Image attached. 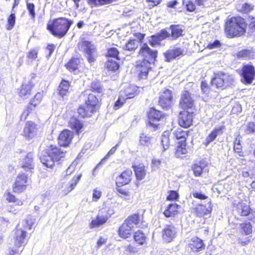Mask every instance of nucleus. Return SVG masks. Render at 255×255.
<instances>
[{
    "label": "nucleus",
    "mask_w": 255,
    "mask_h": 255,
    "mask_svg": "<svg viewBox=\"0 0 255 255\" xmlns=\"http://www.w3.org/2000/svg\"><path fill=\"white\" fill-rule=\"evenodd\" d=\"M247 28L252 31L255 29L254 16H249L248 21L239 15L228 17L225 20L224 31L228 38H239L244 36L247 33Z\"/></svg>",
    "instance_id": "f257e3e1"
},
{
    "label": "nucleus",
    "mask_w": 255,
    "mask_h": 255,
    "mask_svg": "<svg viewBox=\"0 0 255 255\" xmlns=\"http://www.w3.org/2000/svg\"><path fill=\"white\" fill-rule=\"evenodd\" d=\"M73 23L72 19L58 17L48 22L46 29L54 37L62 38L67 34Z\"/></svg>",
    "instance_id": "f03ea898"
},
{
    "label": "nucleus",
    "mask_w": 255,
    "mask_h": 255,
    "mask_svg": "<svg viewBox=\"0 0 255 255\" xmlns=\"http://www.w3.org/2000/svg\"><path fill=\"white\" fill-rule=\"evenodd\" d=\"M45 153L40 157V161L45 167L52 168L55 163H60L65 160L67 151L56 145L50 144L45 149Z\"/></svg>",
    "instance_id": "7ed1b4c3"
},
{
    "label": "nucleus",
    "mask_w": 255,
    "mask_h": 255,
    "mask_svg": "<svg viewBox=\"0 0 255 255\" xmlns=\"http://www.w3.org/2000/svg\"><path fill=\"white\" fill-rule=\"evenodd\" d=\"M133 178V173L131 169H126L117 175L115 179L117 192L126 199H129L134 190L130 186L125 187L129 184Z\"/></svg>",
    "instance_id": "20e7f679"
},
{
    "label": "nucleus",
    "mask_w": 255,
    "mask_h": 255,
    "mask_svg": "<svg viewBox=\"0 0 255 255\" xmlns=\"http://www.w3.org/2000/svg\"><path fill=\"white\" fill-rule=\"evenodd\" d=\"M173 138L176 141L174 153L177 158H182L188 153L187 140L190 135L189 130L178 128L172 132Z\"/></svg>",
    "instance_id": "39448f33"
},
{
    "label": "nucleus",
    "mask_w": 255,
    "mask_h": 255,
    "mask_svg": "<svg viewBox=\"0 0 255 255\" xmlns=\"http://www.w3.org/2000/svg\"><path fill=\"white\" fill-rule=\"evenodd\" d=\"M234 82L233 76L224 71H217L213 73L211 84L216 89L224 90L230 87Z\"/></svg>",
    "instance_id": "423d86ee"
},
{
    "label": "nucleus",
    "mask_w": 255,
    "mask_h": 255,
    "mask_svg": "<svg viewBox=\"0 0 255 255\" xmlns=\"http://www.w3.org/2000/svg\"><path fill=\"white\" fill-rule=\"evenodd\" d=\"M132 237L136 246L129 244L125 248V251L129 254H134L137 253L138 252L137 246H146L148 241L147 235L141 230L135 231Z\"/></svg>",
    "instance_id": "0eeeda50"
},
{
    "label": "nucleus",
    "mask_w": 255,
    "mask_h": 255,
    "mask_svg": "<svg viewBox=\"0 0 255 255\" xmlns=\"http://www.w3.org/2000/svg\"><path fill=\"white\" fill-rule=\"evenodd\" d=\"M137 55L141 59L140 61L154 64L157 58L158 51L151 49L146 43H144L140 47Z\"/></svg>",
    "instance_id": "6e6552de"
},
{
    "label": "nucleus",
    "mask_w": 255,
    "mask_h": 255,
    "mask_svg": "<svg viewBox=\"0 0 255 255\" xmlns=\"http://www.w3.org/2000/svg\"><path fill=\"white\" fill-rule=\"evenodd\" d=\"M29 180L26 173L21 172L18 174L12 184L13 192L18 194L24 192L29 184Z\"/></svg>",
    "instance_id": "1a4fd4ad"
},
{
    "label": "nucleus",
    "mask_w": 255,
    "mask_h": 255,
    "mask_svg": "<svg viewBox=\"0 0 255 255\" xmlns=\"http://www.w3.org/2000/svg\"><path fill=\"white\" fill-rule=\"evenodd\" d=\"M178 106L182 111L196 110L195 100L191 93L188 90H184L181 94Z\"/></svg>",
    "instance_id": "9d476101"
},
{
    "label": "nucleus",
    "mask_w": 255,
    "mask_h": 255,
    "mask_svg": "<svg viewBox=\"0 0 255 255\" xmlns=\"http://www.w3.org/2000/svg\"><path fill=\"white\" fill-rule=\"evenodd\" d=\"M112 214L109 208L105 207L101 209L95 219L89 223L90 228H96L103 225L107 223Z\"/></svg>",
    "instance_id": "9b49d317"
},
{
    "label": "nucleus",
    "mask_w": 255,
    "mask_h": 255,
    "mask_svg": "<svg viewBox=\"0 0 255 255\" xmlns=\"http://www.w3.org/2000/svg\"><path fill=\"white\" fill-rule=\"evenodd\" d=\"M239 73L241 82L245 85H250L255 79V67L253 64H244Z\"/></svg>",
    "instance_id": "f8f14e48"
},
{
    "label": "nucleus",
    "mask_w": 255,
    "mask_h": 255,
    "mask_svg": "<svg viewBox=\"0 0 255 255\" xmlns=\"http://www.w3.org/2000/svg\"><path fill=\"white\" fill-rule=\"evenodd\" d=\"M151 64L144 61H136L133 70L139 80L147 79L149 72L152 71Z\"/></svg>",
    "instance_id": "ddd939ff"
},
{
    "label": "nucleus",
    "mask_w": 255,
    "mask_h": 255,
    "mask_svg": "<svg viewBox=\"0 0 255 255\" xmlns=\"http://www.w3.org/2000/svg\"><path fill=\"white\" fill-rule=\"evenodd\" d=\"M84 66V60L81 56H72L64 64L65 68L74 74L81 73Z\"/></svg>",
    "instance_id": "4468645a"
},
{
    "label": "nucleus",
    "mask_w": 255,
    "mask_h": 255,
    "mask_svg": "<svg viewBox=\"0 0 255 255\" xmlns=\"http://www.w3.org/2000/svg\"><path fill=\"white\" fill-rule=\"evenodd\" d=\"M195 115V111L181 110L178 114V124L182 128H189L193 125Z\"/></svg>",
    "instance_id": "2eb2a0df"
},
{
    "label": "nucleus",
    "mask_w": 255,
    "mask_h": 255,
    "mask_svg": "<svg viewBox=\"0 0 255 255\" xmlns=\"http://www.w3.org/2000/svg\"><path fill=\"white\" fill-rule=\"evenodd\" d=\"M4 196L7 202L14 203V204L8 205L7 206V212L14 215L17 214L20 210L17 207L23 205L24 200L17 198L15 195L13 194L9 191H6Z\"/></svg>",
    "instance_id": "dca6fc26"
},
{
    "label": "nucleus",
    "mask_w": 255,
    "mask_h": 255,
    "mask_svg": "<svg viewBox=\"0 0 255 255\" xmlns=\"http://www.w3.org/2000/svg\"><path fill=\"white\" fill-rule=\"evenodd\" d=\"M206 245L204 241L197 236L191 238L186 245V251L190 254L195 255L204 251Z\"/></svg>",
    "instance_id": "f3484780"
},
{
    "label": "nucleus",
    "mask_w": 255,
    "mask_h": 255,
    "mask_svg": "<svg viewBox=\"0 0 255 255\" xmlns=\"http://www.w3.org/2000/svg\"><path fill=\"white\" fill-rule=\"evenodd\" d=\"M173 98L172 91L165 88L159 92L158 105L163 110H168L172 106Z\"/></svg>",
    "instance_id": "a211bd4d"
},
{
    "label": "nucleus",
    "mask_w": 255,
    "mask_h": 255,
    "mask_svg": "<svg viewBox=\"0 0 255 255\" xmlns=\"http://www.w3.org/2000/svg\"><path fill=\"white\" fill-rule=\"evenodd\" d=\"M148 119V126L156 130L159 127V124H154L155 122H159L165 118V115L160 110L156 109L154 107L150 108L147 112Z\"/></svg>",
    "instance_id": "6ab92c4d"
},
{
    "label": "nucleus",
    "mask_w": 255,
    "mask_h": 255,
    "mask_svg": "<svg viewBox=\"0 0 255 255\" xmlns=\"http://www.w3.org/2000/svg\"><path fill=\"white\" fill-rule=\"evenodd\" d=\"M42 95L38 92L30 100L21 115L20 119L25 120L34 109L38 107L42 101Z\"/></svg>",
    "instance_id": "aec40b11"
},
{
    "label": "nucleus",
    "mask_w": 255,
    "mask_h": 255,
    "mask_svg": "<svg viewBox=\"0 0 255 255\" xmlns=\"http://www.w3.org/2000/svg\"><path fill=\"white\" fill-rule=\"evenodd\" d=\"M79 46L83 49L84 52L87 55L86 57L89 63L94 62L96 60V57L94 53L96 51V47L91 43V41L82 40L79 44Z\"/></svg>",
    "instance_id": "412c9836"
},
{
    "label": "nucleus",
    "mask_w": 255,
    "mask_h": 255,
    "mask_svg": "<svg viewBox=\"0 0 255 255\" xmlns=\"http://www.w3.org/2000/svg\"><path fill=\"white\" fill-rule=\"evenodd\" d=\"M128 225L135 226L136 227H141L144 226L145 221L143 214L136 212L128 216L124 221Z\"/></svg>",
    "instance_id": "4be33fe9"
},
{
    "label": "nucleus",
    "mask_w": 255,
    "mask_h": 255,
    "mask_svg": "<svg viewBox=\"0 0 255 255\" xmlns=\"http://www.w3.org/2000/svg\"><path fill=\"white\" fill-rule=\"evenodd\" d=\"M34 86V83L31 81L23 82L18 89V96L23 99H28L32 95Z\"/></svg>",
    "instance_id": "5701e85b"
},
{
    "label": "nucleus",
    "mask_w": 255,
    "mask_h": 255,
    "mask_svg": "<svg viewBox=\"0 0 255 255\" xmlns=\"http://www.w3.org/2000/svg\"><path fill=\"white\" fill-rule=\"evenodd\" d=\"M15 237L14 243L16 247L19 248L24 246L27 242V233L22 228L17 227L15 229Z\"/></svg>",
    "instance_id": "b1692460"
},
{
    "label": "nucleus",
    "mask_w": 255,
    "mask_h": 255,
    "mask_svg": "<svg viewBox=\"0 0 255 255\" xmlns=\"http://www.w3.org/2000/svg\"><path fill=\"white\" fill-rule=\"evenodd\" d=\"M81 95L83 97H87L85 100V105L88 106L97 112L100 109L101 103L96 95L93 94H87L86 91L82 93Z\"/></svg>",
    "instance_id": "393cba45"
},
{
    "label": "nucleus",
    "mask_w": 255,
    "mask_h": 255,
    "mask_svg": "<svg viewBox=\"0 0 255 255\" xmlns=\"http://www.w3.org/2000/svg\"><path fill=\"white\" fill-rule=\"evenodd\" d=\"M73 138V132L68 129H64L59 134L58 143L59 146L67 147L71 144Z\"/></svg>",
    "instance_id": "a878e982"
},
{
    "label": "nucleus",
    "mask_w": 255,
    "mask_h": 255,
    "mask_svg": "<svg viewBox=\"0 0 255 255\" xmlns=\"http://www.w3.org/2000/svg\"><path fill=\"white\" fill-rule=\"evenodd\" d=\"M134 227L128 225L123 222L118 228L117 233L120 238L127 240L130 238L133 234Z\"/></svg>",
    "instance_id": "bb28decb"
},
{
    "label": "nucleus",
    "mask_w": 255,
    "mask_h": 255,
    "mask_svg": "<svg viewBox=\"0 0 255 255\" xmlns=\"http://www.w3.org/2000/svg\"><path fill=\"white\" fill-rule=\"evenodd\" d=\"M163 240L166 243H170L175 238L176 231L172 225H166L161 232Z\"/></svg>",
    "instance_id": "cd10ccee"
},
{
    "label": "nucleus",
    "mask_w": 255,
    "mask_h": 255,
    "mask_svg": "<svg viewBox=\"0 0 255 255\" xmlns=\"http://www.w3.org/2000/svg\"><path fill=\"white\" fill-rule=\"evenodd\" d=\"M212 210V207L210 204L206 205L198 204L194 208V213L196 217L204 218L205 216L210 215Z\"/></svg>",
    "instance_id": "c85d7f7f"
},
{
    "label": "nucleus",
    "mask_w": 255,
    "mask_h": 255,
    "mask_svg": "<svg viewBox=\"0 0 255 255\" xmlns=\"http://www.w3.org/2000/svg\"><path fill=\"white\" fill-rule=\"evenodd\" d=\"M139 92V87L133 85H129L120 92L127 100L134 98Z\"/></svg>",
    "instance_id": "c756f323"
},
{
    "label": "nucleus",
    "mask_w": 255,
    "mask_h": 255,
    "mask_svg": "<svg viewBox=\"0 0 255 255\" xmlns=\"http://www.w3.org/2000/svg\"><path fill=\"white\" fill-rule=\"evenodd\" d=\"M37 130V125L31 121L26 122L23 130V135L27 139L32 138Z\"/></svg>",
    "instance_id": "7c9ffc66"
},
{
    "label": "nucleus",
    "mask_w": 255,
    "mask_h": 255,
    "mask_svg": "<svg viewBox=\"0 0 255 255\" xmlns=\"http://www.w3.org/2000/svg\"><path fill=\"white\" fill-rule=\"evenodd\" d=\"M21 167L25 171H31L34 168V155L31 152H28L21 160Z\"/></svg>",
    "instance_id": "2f4dec72"
},
{
    "label": "nucleus",
    "mask_w": 255,
    "mask_h": 255,
    "mask_svg": "<svg viewBox=\"0 0 255 255\" xmlns=\"http://www.w3.org/2000/svg\"><path fill=\"white\" fill-rule=\"evenodd\" d=\"M184 50L181 47L168 49L164 53L165 61L167 62H170L176 58L184 55Z\"/></svg>",
    "instance_id": "473e14b6"
},
{
    "label": "nucleus",
    "mask_w": 255,
    "mask_h": 255,
    "mask_svg": "<svg viewBox=\"0 0 255 255\" xmlns=\"http://www.w3.org/2000/svg\"><path fill=\"white\" fill-rule=\"evenodd\" d=\"M235 208L237 212L241 217L249 216L254 212L250 205L243 201L239 202Z\"/></svg>",
    "instance_id": "72a5a7b5"
},
{
    "label": "nucleus",
    "mask_w": 255,
    "mask_h": 255,
    "mask_svg": "<svg viewBox=\"0 0 255 255\" xmlns=\"http://www.w3.org/2000/svg\"><path fill=\"white\" fill-rule=\"evenodd\" d=\"M224 129V126L214 128L206 137L205 141L203 142V145L207 146L210 143L214 141L219 135L223 133Z\"/></svg>",
    "instance_id": "f704fd0d"
},
{
    "label": "nucleus",
    "mask_w": 255,
    "mask_h": 255,
    "mask_svg": "<svg viewBox=\"0 0 255 255\" xmlns=\"http://www.w3.org/2000/svg\"><path fill=\"white\" fill-rule=\"evenodd\" d=\"M207 166V163L205 160L202 159L195 161L191 166V169L194 176L198 177L202 176Z\"/></svg>",
    "instance_id": "c9c22d12"
},
{
    "label": "nucleus",
    "mask_w": 255,
    "mask_h": 255,
    "mask_svg": "<svg viewBox=\"0 0 255 255\" xmlns=\"http://www.w3.org/2000/svg\"><path fill=\"white\" fill-rule=\"evenodd\" d=\"M70 82L68 80L64 79H62L57 87L58 95L62 98L68 96L70 93Z\"/></svg>",
    "instance_id": "e433bc0d"
},
{
    "label": "nucleus",
    "mask_w": 255,
    "mask_h": 255,
    "mask_svg": "<svg viewBox=\"0 0 255 255\" xmlns=\"http://www.w3.org/2000/svg\"><path fill=\"white\" fill-rule=\"evenodd\" d=\"M181 206L176 203H170L165 208L163 214L166 218L174 217L179 212Z\"/></svg>",
    "instance_id": "4c0bfd02"
},
{
    "label": "nucleus",
    "mask_w": 255,
    "mask_h": 255,
    "mask_svg": "<svg viewBox=\"0 0 255 255\" xmlns=\"http://www.w3.org/2000/svg\"><path fill=\"white\" fill-rule=\"evenodd\" d=\"M78 117L82 119L91 117L94 114L96 113L95 110L90 108L88 106L81 105L77 109Z\"/></svg>",
    "instance_id": "58836bf2"
},
{
    "label": "nucleus",
    "mask_w": 255,
    "mask_h": 255,
    "mask_svg": "<svg viewBox=\"0 0 255 255\" xmlns=\"http://www.w3.org/2000/svg\"><path fill=\"white\" fill-rule=\"evenodd\" d=\"M171 30V36L172 40H176L184 35V28L183 25L180 24H171L169 27Z\"/></svg>",
    "instance_id": "ea45409f"
},
{
    "label": "nucleus",
    "mask_w": 255,
    "mask_h": 255,
    "mask_svg": "<svg viewBox=\"0 0 255 255\" xmlns=\"http://www.w3.org/2000/svg\"><path fill=\"white\" fill-rule=\"evenodd\" d=\"M68 126L79 135L84 127L82 122L75 117H72L68 122Z\"/></svg>",
    "instance_id": "a19ab883"
},
{
    "label": "nucleus",
    "mask_w": 255,
    "mask_h": 255,
    "mask_svg": "<svg viewBox=\"0 0 255 255\" xmlns=\"http://www.w3.org/2000/svg\"><path fill=\"white\" fill-rule=\"evenodd\" d=\"M132 168L134 172L135 177L137 180H141L146 176L145 166L142 164L132 165Z\"/></svg>",
    "instance_id": "79ce46f5"
},
{
    "label": "nucleus",
    "mask_w": 255,
    "mask_h": 255,
    "mask_svg": "<svg viewBox=\"0 0 255 255\" xmlns=\"http://www.w3.org/2000/svg\"><path fill=\"white\" fill-rule=\"evenodd\" d=\"M82 176V174H79L77 176H74L71 179L69 185L63 187V188L62 191L63 194L67 195L72 191L80 181Z\"/></svg>",
    "instance_id": "37998d69"
},
{
    "label": "nucleus",
    "mask_w": 255,
    "mask_h": 255,
    "mask_svg": "<svg viewBox=\"0 0 255 255\" xmlns=\"http://www.w3.org/2000/svg\"><path fill=\"white\" fill-rule=\"evenodd\" d=\"M139 44L136 39L130 38L125 43L123 49L126 51L134 52L138 48Z\"/></svg>",
    "instance_id": "c03bdc74"
},
{
    "label": "nucleus",
    "mask_w": 255,
    "mask_h": 255,
    "mask_svg": "<svg viewBox=\"0 0 255 255\" xmlns=\"http://www.w3.org/2000/svg\"><path fill=\"white\" fill-rule=\"evenodd\" d=\"M152 137L144 133L140 134L138 139V145L141 147H149L152 145Z\"/></svg>",
    "instance_id": "a18cd8bd"
},
{
    "label": "nucleus",
    "mask_w": 255,
    "mask_h": 255,
    "mask_svg": "<svg viewBox=\"0 0 255 255\" xmlns=\"http://www.w3.org/2000/svg\"><path fill=\"white\" fill-rule=\"evenodd\" d=\"M170 132L168 130H165L162 134L161 143L163 151L167 149L170 146Z\"/></svg>",
    "instance_id": "49530a36"
},
{
    "label": "nucleus",
    "mask_w": 255,
    "mask_h": 255,
    "mask_svg": "<svg viewBox=\"0 0 255 255\" xmlns=\"http://www.w3.org/2000/svg\"><path fill=\"white\" fill-rule=\"evenodd\" d=\"M105 68L109 72H116L120 68V64L118 62L110 59L106 62Z\"/></svg>",
    "instance_id": "de8ad7c7"
},
{
    "label": "nucleus",
    "mask_w": 255,
    "mask_h": 255,
    "mask_svg": "<svg viewBox=\"0 0 255 255\" xmlns=\"http://www.w3.org/2000/svg\"><path fill=\"white\" fill-rule=\"evenodd\" d=\"M120 51L118 48L116 47H110L107 49V53L105 54L106 57L115 58L116 60H119L120 57Z\"/></svg>",
    "instance_id": "09e8293b"
},
{
    "label": "nucleus",
    "mask_w": 255,
    "mask_h": 255,
    "mask_svg": "<svg viewBox=\"0 0 255 255\" xmlns=\"http://www.w3.org/2000/svg\"><path fill=\"white\" fill-rule=\"evenodd\" d=\"M241 233L245 235H249L253 232V227L250 222H243L240 224Z\"/></svg>",
    "instance_id": "8fccbe9b"
},
{
    "label": "nucleus",
    "mask_w": 255,
    "mask_h": 255,
    "mask_svg": "<svg viewBox=\"0 0 255 255\" xmlns=\"http://www.w3.org/2000/svg\"><path fill=\"white\" fill-rule=\"evenodd\" d=\"M90 89L92 92L97 93H101L104 91L103 86L98 80L94 81L91 82Z\"/></svg>",
    "instance_id": "3c124183"
},
{
    "label": "nucleus",
    "mask_w": 255,
    "mask_h": 255,
    "mask_svg": "<svg viewBox=\"0 0 255 255\" xmlns=\"http://www.w3.org/2000/svg\"><path fill=\"white\" fill-rule=\"evenodd\" d=\"M16 22V16L14 13H10L6 19L5 28L7 30H11L14 26Z\"/></svg>",
    "instance_id": "603ef678"
},
{
    "label": "nucleus",
    "mask_w": 255,
    "mask_h": 255,
    "mask_svg": "<svg viewBox=\"0 0 255 255\" xmlns=\"http://www.w3.org/2000/svg\"><path fill=\"white\" fill-rule=\"evenodd\" d=\"M252 50L245 49L239 51L237 53V56L239 59H249L253 58V55Z\"/></svg>",
    "instance_id": "864d4df0"
},
{
    "label": "nucleus",
    "mask_w": 255,
    "mask_h": 255,
    "mask_svg": "<svg viewBox=\"0 0 255 255\" xmlns=\"http://www.w3.org/2000/svg\"><path fill=\"white\" fill-rule=\"evenodd\" d=\"M234 151L237 153L239 156H244V153L243 151L241 140L239 138H236L234 141Z\"/></svg>",
    "instance_id": "5fc2aeb1"
},
{
    "label": "nucleus",
    "mask_w": 255,
    "mask_h": 255,
    "mask_svg": "<svg viewBox=\"0 0 255 255\" xmlns=\"http://www.w3.org/2000/svg\"><path fill=\"white\" fill-rule=\"evenodd\" d=\"M254 8V5L248 2H245L242 5L240 9H238V11L242 14H248L252 11Z\"/></svg>",
    "instance_id": "6e6d98bb"
},
{
    "label": "nucleus",
    "mask_w": 255,
    "mask_h": 255,
    "mask_svg": "<svg viewBox=\"0 0 255 255\" xmlns=\"http://www.w3.org/2000/svg\"><path fill=\"white\" fill-rule=\"evenodd\" d=\"M26 8L31 19L35 20L36 17L35 6L33 3L26 1Z\"/></svg>",
    "instance_id": "4d7b16f0"
},
{
    "label": "nucleus",
    "mask_w": 255,
    "mask_h": 255,
    "mask_svg": "<svg viewBox=\"0 0 255 255\" xmlns=\"http://www.w3.org/2000/svg\"><path fill=\"white\" fill-rule=\"evenodd\" d=\"M168 195L166 196V200L169 201H175L178 200L179 195L177 191L169 190Z\"/></svg>",
    "instance_id": "13d9d810"
},
{
    "label": "nucleus",
    "mask_w": 255,
    "mask_h": 255,
    "mask_svg": "<svg viewBox=\"0 0 255 255\" xmlns=\"http://www.w3.org/2000/svg\"><path fill=\"white\" fill-rule=\"evenodd\" d=\"M126 100L127 99L119 93V98L114 104V109L118 110L121 108L126 103Z\"/></svg>",
    "instance_id": "bf43d9fd"
},
{
    "label": "nucleus",
    "mask_w": 255,
    "mask_h": 255,
    "mask_svg": "<svg viewBox=\"0 0 255 255\" xmlns=\"http://www.w3.org/2000/svg\"><path fill=\"white\" fill-rule=\"evenodd\" d=\"M155 35L160 42L170 37V33L165 29H161L160 32L157 33Z\"/></svg>",
    "instance_id": "052dcab7"
},
{
    "label": "nucleus",
    "mask_w": 255,
    "mask_h": 255,
    "mask_svg": "<svg viewBox=\"0 0 255 255\" xmlns=\"http://www.w3.org/2000/svg\"><path fill=\"white\" fill-rule=\"evenodd\" d=\"M201 90L202 92L206 95H208L211 91V88L206 80L202 81L201 83Z\"/></svg>",
    "instance_id": "680f3d73"
},
{
    "label": "nucleus",
    "mask_w": 255,
    "mask_h": 255,
    "mask_svg": "<svg viewBox=\"0 0 255 255\" xmlns=\"http://www.w3.org/2000/svg\"><path fill=\"white\" fill-rule=\"evenodd\" d=\"M245 132L248 134L255 132V123L253 122H249L246 126Z\"/></svg>",
    "instance_id": "e2e57ef3"
},
{
    "label": "nucleus",
    "mask_w": 255,
    "mask_h": 255,
    "mask_svg": "<svg viewBox=\"0 0 255 255\" xmlns=\"http://www.w3.org/2000/svg\"><path fill=\"white\" fill-rule=\"evenodd\" d=\"M150 39L149 40V45L152 47H154L156 46L160 45L161 44V42L160 40L158 39V38L156 37V36L155 34L151 35L150 36Z\"/></svg>",
    "instance_id": "0e129e2a"
},
{
    "label": "nucleus",
    "mask_w": 255,
    "mask_h": 255,
    "mask_svg": "<svg viewBox=\"0 0 255 255\" xmlns=\"http://www.w3.org/2000/svg\"><path fill=\"white\" fill-rule=\"evenodd\" d=\"M26 57L28 59L34 60L38 57V50L36 49L30 50L27 53Z\"/></svg>",
    "instance_id": "69168bd1"
},
{
    "label": "nucleus",
    "mask_w": 255,
    "mask_h": 255,
    "mask_svg": "<svg viewBox=\"0 0 255 255\" xmlns=\"http://www.w3.org/2000/svg\"><path fill=\"white\" fill-rule=\"evenodd\" d=\"M55 45L53 43H48L45 47V50L47 51V57L49 58L54 51Z\"/></svg>",
    "instance_id": "338daca9"
},
{
    "label": "nucleus",
    "mask_w": 255,
    "mask_h": 255,
    "mask_svg": "<svg viewBox=\"0 0 255 255\" xmlns=\"http://www.w3.org/2000/svg\"><path fill=\"white\" fill-rule=\"evenodd\" d=\"M102 191L97 188L94 189L93 192L92 200L93 201L97 202L102 196Z\"/></svg>",
    "instance_id": "774afa93"
}]
</instances>
